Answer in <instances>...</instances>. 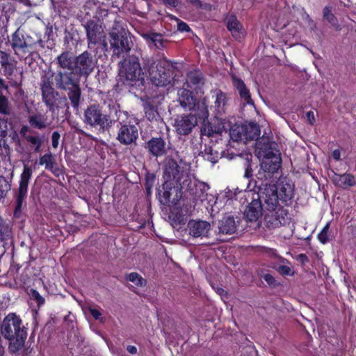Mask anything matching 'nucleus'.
I'll use <instances>...</instances> for the list:
<instances>
[{"label":"nucleus","instance_id":"nucleus-9","mask_svg":"<svg viewBox=\"0 0 356 356\" xmlns=\"http://www.w3.org/2000/svg\"><path fill=\"white\" fill-rule=\"evenodd\" d=\"M94 64L90 54L84 51L75 58L74 72L79 76H88L93 70Z\"/></svg>","mask_w":356,"mask_h":356},{"label":"nucleus","instance_id":"nucleus-56","mask_svg":"<svg viewBox=\"0 0 356 356\" xmlns=\"http://www.w3.org/2000/svg\"><path fill=\"white\" fill-rule=\"evenodd\" d=\"M278 271L280 274L284 275H290L292 274L291 268L285 265L280 266L278 268Z\"/></svg>","mask_w":356,"mask_h":356},{"label":"nucleus","instance_id":"nucleus-20","mask_svg":"<svg viewBox=\"0 0 356 356\" xmlns=\"http://www.w3.org/2000/svg\"><path fill=\"white\" fill-rule=\"evenodd\" d=\"M16 60L5 52L0 51V65L3 70L4 75L8 78L12 76L16 67Z\"/></svg>","mask_w":356,"mask_h":356},{"label":"nucleus","instance_id":"nucleus-17","mask_svg":"<svg viewBox=\"0 0 356 356\" xmlns=\"http://www.w3.org/2000/svg\"><path fill=\"white\" fill-rule=\"evenodd\" d=\"M145 148L154 156H161L167 153V145L164 138L154 137L145 145Z\"/></svg>","mask_w":356,"mask_h":356},{"label":"nucleus","instance_id":"nucleus-26","mask_svg":"<svg viewBox=\"0 0 356 356\" xmlns=\"http://www.w3.org/2000/svg\"><path fill=\"white\" fill-rule=\"evenodd\" d=\"M212 97L215 98L213 107L218 115H221L225 112V108L227 105V98L226 95L220 90H214L211 92Z\"/></svg>","mask_w":356,"mask_h":356},{"label":"nucleus","instance_id":"nucleus-15","mask_svg":"<svg viewBox=\"0 0 356 356\" xmlns=\"http://www.w3.org/2000/svg\"><path fill=\"white\" fill-rule=\"evenodd\" d=\"M258 198L254 199L248 206L244 215L246 219L250 222H256L262 214V207L264 202L260 197L259 193Z\"/></svg>","mask_w":356,"mask_h":356},{"label":"nucleus","instance_id":"nucleus-19","mask_svg":"<svg viewBox=\"0 0 356 356\" xmlns=\"http://www.w3.org/2000/svg\"><path fill=\"white\" fill-rule=\"evenodd\" d=\"M260 161V166L261 168L269 173H274L277 171V170L281 166V157L280 154L277 153L273 154L268 158L261 159Z\"/></svg>","mask_w":356,"mask_h":356},{"label":"nucleus","instance_id":"nucleus-23","mask_svg":"<svg viewBox=\"0 0 356 356\" xmlns=\"http://www.w3.org/2000/svg\"><path fill=\"white\" fill-rule=\"evenodd\" d=\"M275 186L276 188L278 197L280 196V200L282 201L287 202L293 198L294 195L293 184L287 181H281L279 184L278 188L275 185Z\"/></svg>","mask_w":356,"mask_h":356},{"label":"nucleus","instance_id":"nucleus-41","mask_svg":"<svg viewBox=\"0 0 356 356\" xmlns=\"http://www.w3.org/2000/svg\"><path fill=\"white\" fill-rule=\"evenodd\" d=\"M54 163L55 160L51 153H47L44 154L43 156H40L39 159V164L41 165H44L45 168L51 171L53 170Z\"/></svg>","mask_w":356,"mask_h":356},{"label":"nucleus","instance_id":"nucleus-13","mask_svg":"<svg viewBox=\"0 0 356 356\" xmlns=\"http://www.w3.org/2000/svg\"><path fill=\"white\" fill-rule=\"evenodd\" d=\"M22 321L15 314H9L5 317L1 325V334H20L23 331Z\"/></svg>","mask_w":356,"mask_h":356},{"label":"nucleus","instance_id":"nucleus-48","mask_svg":"<svg viewBox=\"0 0 356 356\" xmlns=\"http://www.w3.org/2000/svg\"><path fill=\"white\" fill-rule=\"evenodd\" d=\"M9 111L8 99L6 97L0 95V113L6 114Z\"/></svg>","mask_w":356,"mask_h":356},{"label":"nucleus","instance_id":"nucleus-62","mask_svg":"<svg viewBox=\"0 0 356 356\" xmlns=\"http://www.w3.org/2000/svg\"><path fill=\"white\" fill-rule=\"evenodd\" d=\"M29 130V127L28 126H23L20 129V134L25 138V136H27L26 134Z\"/></svg>","mask_w":356,"mask_h":356},{"label":"nucleus","instance_id":"nucleus-35","mask_svg":"<svg viewBox=\"0 0 356 356\" xmlns=\"http://www.w3.org/2000/svg\"><path fill=\"white\" fill-rule=\"evenodd\" d=\"M243 128L245 129V140H254L257 138L260 134L259 127L254 122L243 125Z\"/></svg>","mask_w":356,"mask_h":356},{"label":"nucleus","instance_id":"nucleus-49","mask_svg":"<svg viewBox=\"0 0 356 356\" xmlns=\"http://www.w3.org/2000/svg\"><path fill=\"white\" fill-rule=\"evenodd\" d=\"M145 116L147 118L148 120H152L154 118H156V117L157 115V113L152 106L146 105L145 106Z\"/></svg>","mask_w":356,"mask_h":356},{"label":"nucleus","instance_id":"nucleus-25","mask_svg":"<svg viewBox=\"0 0 356 356\" xmlns=\"http://www.w3.org/2000/svg\"><path fill=\"white\" fill-rule=\"evenodd\" d=\"M332 180L337 186L344 188L353 186L356 184L355 177L352 175L348 173L338 175L334 172V175L332 177Z\"/></svg>","mask_w":356,"mask_h":356},{"label":"nucleus","instance_id":"nucleus-47","mask_svg":"<svg viewBox=\"0 0 356 356\" xmlns=\"http://www.w3.org/2000/svg\"><path fill=\"white\" fill-rule=\"evenodd\" d=\"M10 236L9 227L0 219V240H6Z\"/></svg>","mask_w":356,"mask_h":356},{"label":"nucleus","instance_id":"nucleus-45","mask_svg":"<svg viewBox=\"0 0 356 356\" xmlns=\"http://www.w3.org/2000/svg\"><path fill=\"white\" fill-rule=\"evenodd\" d=\"M84 312L86 313H89L95 320H98L100 322L104 321V318L102 317V314L99 309L97 308L88 306L84 309Z\"/></svg>","mask_w":356,"mask_h":356},{"label":"nucleus","instance_id":"nucleus-30","mask_svg":"<svg viewBox=\"0 0 356 356\" xmlns=\"http://www.w3.org/2000/svg\"><path fill=\"white\" fill-rule=\"evenodd\" d=\"M219 232L224 234H232L236 230V224L233 216H225L219 224Z\"/></svg>","mask_w":356,"mask_h":356},{"label":"nucleus","instance_id":"nucleus-22","mask_svg":"<svg viewBox=\"0 0 356 356\" xmlns=\"http://www.w3.org/2000/svg\"><path fill=\"white\" fill-rule=\"evenodd\" d=\"M178 97V101L184 108L191 110L195 106V99L190 90L187 89L179 90Z\"/></svg>","mask_w":356,"mask_h":356},{"label":"nucleus","instance_id":"nucleus-31","mask_svg":"<svg viewBox=\"0 0 356 356\" xmlns=\"http://www.w3.org/2000/svg\"><path fill=\"white\" fill-rule=\"evenodd\" d=\"M13 169L14 167L10 161V156L6 154L0 156V175L13 178Z\"/></svg>","mask_w":356,"mask_h":356},{"label":"nucleus","instance_id":"nucleus-64","mask_svg":"<svg viewBox=\"0 0 356 356\" xmlns=\"http://www.w3.org/2000/svg\"><path fill=\"white\" fill-rule=\"evenodd\" d=\"M127 350L131 354H136L137 353V348L134 346H128Z\"/></svg>","mask_w":356,"mask_h":356},{"label":"nucleus","instance_id":"nucleus-51","mask_svg":"<svg viewBox=\"0 0 356 356\" xmlns=\"http://www.w3.org/2000/svg\"><path fill=\"white\" fill-rule=\"evenodd\" d=\"M3 154L10 156V147L5 139L0 140V156Z\"/></svg>","mask_w":356,"mask_h":356},{"label":"nucleus","instance_id":"nucleus-50","mask_svg":"<svg viewBox=\"0 0 356 356\" xmlns=\"http://www.w3.org/2000/svg\"><path fill=\"white\" fill-rule=\"evenodd\" d=\"M323 17L332 24H334L336 21L334 15L331 13V10L328 7H325L323 9Z\"/></svg>","mask_w":356,"mask_h":356},{"label":"nucleus","instance_id":"nucleus-39","mask_svg":"<svg viewBox=\"0 0 356 356\" xmlns=\"http://www.w3.org/2000/svg\"><path fill=\"white\" fill-rule=\"evenodd\" d=\"M69 343L67 344L68 349L77 350L79 353L82 350V343H83V340L82 339V335H70L69 337Z\"/></svg>","mask_w":356,"mask_h":356},{"label":"nucleus","instance_id":"nucleus-53","mask_svg":"<svg viewBox=\"0 0 356 356\" xmlns=\"http://www.w3.org/2000/svg\"><path fill=\"white\" fill-rule=\"evenodd\" d=\"M263 279L268 283V285L273 287H275L277 286L276 280L274 277L268 273L264 274L263 275Z\"/></svg>","mask_w":356,"mask_h":356},{"label":"nucleus","instance_id":"nucleus-40","mask_svg":"<svg viewBox=\"0 0 356 356\" xmlns=\"http://www.w3.org/2000/svg\"><path fill=\"white\" fill-rule=\"evenodd\" d=\"M68 90H70L68 97L70 99L72 106L74 108H77L79 104L81 95V90L79 84Z\"/></svg>","mask_w":356,"mask_h":356},{"label":"nucleus","instance_id":"nucleus-33","mask_svg":"<svg viewBox=\"0 0 356 356\" xmlns=\"http://www.w3.org/2000/svg\"><path fill=\"white\" fill-rule=\"evenodd\" d=\"M144 38L147 41L153 44L156 49H161L165 47V41L161 34L156 33H147L144 35Z\"/></svg>","mask_w":356,"mask_h":356},{"label":"nucleus","instance_id":"nucleus-42","mask_svg":"<svg viewBox=\"0 0 356 356\" xmlns=\"http://www.w3.org/2000/svg\"><path fill=\"white\" fill-rule=\"evenodd\" d=\"M11 45L15 51L26 47V43L24 38L22 36L21 37L17 32L12 36Z\"/></svg>","mask_w":356,"mask_h":356},{"label":"nucleus","instance_id":"nucleus-27","mask_svg":"<svg viewBox=\"0 0 356 356\" xmlns=\"http://www.w3.org/2000/svg\"><path fill=\"white\" fill-rule=\"evenodd\" d=\"M9 340L8 349L10 352L15 353L21 350L24 345L27 335H3Z\"/></svg>","mask_w":356,"mask_h":356},{"label":"nucleus","instance_id":"nucleus-14","mask_svg":"<svg viewBox=\"0 0 356 356\" xmlns=\"http://www.w3.org/2000/svg\"><path fill=\"white\" fill-rule=\"evenodd\" d=\"M76 75L77 74L74 72H58L55 79L57 87L67 90L78 85L79 81Z\"/></svg>","mask_w":356,"mask_h":356},{"label":"nucleus","instance_id":"nucleus-21","mask_svg":"<svg viewBox=\"0 0 356 356\" xmlns=\"http://www.w3.org/2000/svg\"><path fill=\"white\" fill-rule=\"evenodd\" d=\"M29 122L31 127L40 130L44 129L51 124V122L48 120L47 116L41 113L30 115Z\"/></svg>","mask_w":356,"mask_h":356},{"label":"nucleus","instance_id":"nucleus-61","mask_svg":"<svg viewBox=\"0 0 356 356\" xmlns=\"http://www.w3.org/2000/svg\"><path fill=\"white\" fill-rule=\"evenodd\" d=\"M332 157L336 161L340 160V157H341L340 151L339 149L334 150L332 152Z\"/></svg>","mask_w":356,"mask_h":356},{"label":"nucleus","instance_id":"nucleus-29","mask_svg":"<svg viewBox=\"0 0 356 356\" xmlns=\"http://www.w3.org/2000/svg\"><path fill=\"white\" fill-rule=\"evenodd\" d=\"M232 82L236 89L238 91L241 98L248 104H253L250 97V91L247 88L244 82L235 76H232Z\"/></svg>","mask_w":356,"mask_h":356},{"label":"nucleus","instance_id":"nucleus-60","mask_svg":"<svg viewBox=\"0 0 356 356\" xmlns=\"http://www.w3.org/2000/svg\"><path fill=\"white\" fill-rule=\"evenodd\" d=\"M304 19H305L307 22H308V26L311 28V29H314L315 27V23L314 22L312 19V18L309 17V15L307 13H305L304 15Z\"/></svg>","mask_w":356,"mask_h":356},{"label":"nucleus","instance_id":"nucleus-32","mask_svg":"<svg viewBox=\"0 0 356 356\" xmlns=\"http://www.w3.org/2000/svg\"><path fill=\"white\" fill-rule=\"evenodd\" d=\"M225 23L227 29L234 37H240L242 25L237 19L235 15H229L225 19Z\"/></svg>","mask_w":356,"mask_h":356},{"label":"nucleus","instance_id":"nucleus-7","mask_svg":"<svg viewBox=\"0 0 356 356\" xmlns=\"http://www.w3.org/2000/svg\"><path fill=\"white\" fill-rule=\"evenodd\" d=\"M32 175V169L27 165H24L23 172L20 176L19 192L17 197V206L15 214L20 211L22 202L27 195L28 185Z\"/></svg>","mask_w":356,"mask_h":356},{"label":"nucleus","instance_id":"nucleus-38","mask_svg":"<svg viewBox=\"0 0 356 356\" xmlns=\"http://www.w3.org/2000/svg\"><path fill=\"white\" fill-rule=\"evenodd\" d=\"M202 83L201 73L197 71L190 72L187 74L186 84L187 87L194 88Z\"/></svg>","mask_w":356,"mask_h":356},{"label":"nucleus","instance_id":"nucleus-10","mask_svg":"<svg viewBox=\"0 0 356 356\" xmlns=\"http://www.w3.org/2000/svg\"><path fill=\"white\" fill-rule=\"evenodd\" d=\"M85 28L89 44H97L104 41L105 34L102 23L90 21Z\"/></svg>","mask_w":356,"mask_h":356},{"label":"nucleus","instance_id":"nucleus-59","mask_svg":"<svg viewBox=\"0 0 356 356\" xmlns=\"http://www.w3.org/2000/svg\"><path fill=\"white\" fill-rule=\"evenodd\" d=\"M210 152H211L210 150ZM205 156H207V159L210 161L212 163H216L217 161V156L214 157L213 156V154L211 152L207 153V150H205Z\"/></svg>","mask_w":356,"mask_h":356},{"label":"nucleus","instance_id":"nucleus-46","mask_svg":"<svg viewBox=\"0 0 356 356\" xmlns=\"http://www.w3.org/2000/svg\"><path fill=\"white\" fill-rule=\"evenodd\" d=\"M329 228L330 224L327 223L318 235V240L323 244L326 243L330 240Z\"/></svg>","mask_w":356,"mask_h":356},{"label":"nucleus","instance_id":"nucleus-43","mask_svg":"<svg viewBox=\"0 0 356 356\" xmlns=\"http://www.w3.org/2000/svg\"><path fill=\"white\" fill-rule=\"evenodd\" d=\"M25 139L29 142L32 147H34L35 152H39L43 143V139L41 137L29 135L25 136Z\"/></svg>","mask_w":356,"mask_h":356},{"label":"nucleus","instance_id":"nucleus-12","mask_svg":"<svg viewBox=\"0 0 356 356\" xmlns=\"http://www.w3.org/2000/svg\"><path fill=\"white\" fill-rule=\"evenodd\" d=\"M277 145L269 138H263L257 143V156L259 160L279 153Z\"/></svg>","mask_w":356,"mask_h":356},{"label":"nucleus","instance_id":"nucleus-63","mask_svg":"<svg viewBox=\"0 0 356 356\" xmlns=\"http://www.w3.org/2000/svg\"><path fill=\"white\" fill-rule=\"evenodd\" d=\"M252 169L250 166V165H248V167L246 168L245 169V175L244 176L246 177V178H250L252 177Z\"/></svg>","mask_w":356,"mask_h":356},{"label":"nucleus","instance_id":"nucleus-8","mask_svg":"<svg viewBox=\"0 0 356 356\" xmlns=\"http://www.w3.org/2000/svg\"><path fill=\"white\" fill-rule=\"evenodd\" d=\"M197 124L195 115L188 114L179 116L175 120V127L179 134L188 135Z\"/></svg>","mask_w":356,"mask_h":356},{"label":"nucleus","instance_id":"nucleus-6","mask_svg":"<svg viewBox=\"0 0 356 356\" xmlns=\"http://www.w3.org/2000/svg\"><path fill=\"white\" fill-rule=\"evenodd\" d=\"M108 116L103 114L98 106L92 105L85 111L83 121L86 124L92 126H99L104 129L107 125Z\"/></svg>","mask_w":356,"mask_h":356},{"label":"nucleus","instance_id":"nucleus-37","mask_svg":"<svg viewBox=\"0 0 356 356\" xmlns=\"http://www.w3.org/2000/svg\"><path fill=\"white\" fill-rule=\"evenodd\" d=\"M231 138L236 142L245 140V129L243 125H235L229 131Z\"/></svg>","mask_w":356,"mask_h":356},{"label":"nucleus","instance_id":"nucleus-28","mask_svg":"<svg viewBox=\"0 0 356 356\" xmlns=\"http://www.w3.org/2000/svg\"><path fill=\"white\" fill-rule=\"evenodd\" d=\"M43 101L49 107L53 109L55 100V92L49 82L44 81L41 87Z\"/></svg>","mask_w":356,"mask_h":356},{"label":"nucleus","instance_id":"nucleus-54","mask_svg":"<svg viewBox=\"0 0 356 356\" xmlns=\"http://www.w3.org/2000/svg\"><path fill=\"white\" fill-rule=\"evenodd\" d=\"M60 135L58 131H54L51 136V145L54 148H57L59 144Z\"/></svg>","mask_w":356,"mask_h":356},{"label":"nucleus","instance_id":"nucleus-18","mask_svg":"<svg viewBox=\"0 0 356 356\" xmlns=\"http://www.w3.org/2000/svg\"><path fill=\"white\" fill-rule=\"evenodd\" d=\"M138 129L134 125H123L118 135V140L122 144H131L138 138Z\"/></svg>","mask_w":356,"mask_h":356},{"label":"nucleus","instance_id":"nucleus-2","mask_svg":"<svg viewBox=\"0 0 356 356\" xmlns=\"http://www.w3.org/2000/svg\"><path fill=\"white\" fill-rule=\"evenodd\" d=\"M144 68L148 71L152 83L157 87H166L172 85L174 81V72L170 63L165 58H143Z\"/></svg>","mask_w":356,"mask_h":356},{"label":"nucleus","instance_id":"nucleus-57","mask_svg":"<svg viewBox=\"0 0 356 356\" xmlns=\"http://www.w3.org/2000/svg\"><path fill=\"white\" fill-rule=\"evenodd\" d=\"M307 120L310 124H314L316 119L313 111H309L306 113Z\"/></svg>","mask_w":356,"mask_h":356},{"label":"nucleus","instance_id":"nucleus-36","mask_svg":"<svg viewBox=\"0 0 356 356\" xmlns=\"http://www.w3.org/2000/svg\"><path fill=\"white\" fill-rule=\"evenodd\" d=\"M126 280L134 284V288H143L147 284V281L138 273H131L125 277Z\"/></svg>","mask_w":356,"mask_h":356},{"label":"nucleus","instance_id":"nucleus-34","mask_svg":"<svg viewBox=\"0 0 356 356\" xmlns=\"http://www.w3.org/2000/svg\"><path fill=\"white\" fill-rule=\"evenodd\" d=\"M165 181H164V183L162 185V190L158 189L159 200L163 204H165L170 202V195H171V193H170L171 189L173 187L179 186L178 185L172 184L170 182L168 183V187H165Z\"/></svg>","mask_w":356,"mask_h":356},{"label":"nucleus","instance_id":"nucleus-58","mask_svg":"<svg viewBox=\"0 0 356 356\" xmlns=\"http://www.w3.org/2000/svg\"><path fill=\"white\" fill-rule=\"evenodd\" d=\"M163 2L164 3V4L173 8L178 6V5L179 4V0H163Z\"/></svg>","mask_w":356,"mask_h":356},{"label":"nucleus","instance_id":"nucleus-16","mask_svg":"<svg viewBox=\"0 0 356 356\" xmlns=\"http://www.w3.org/2000/svg\"><path fill=\"white\" fill-rule=\"evenodd\" d=\"M197 107L199 109H200V111L197 113L199 117L203 118L204 120L207 118L209 116V112L204 102H202L201 104L199 103L197 104ZM220 128L213 127L210 122H205V120H204V124L201 129V134L202 135L210 137L213 136L214 134L220 133Z\"/></svg>","mask_w":356,"mask_h":356},{"label":"nucleus","instance_id":"nucleus-52","mask_svg":"<svg viewBox=\"0 0 356 356\" xmlns=\"http://www.w3.org/2000/svg\"><path fill=\"white\" fill-rule=\"evenodd\" d=\"M175 20L177 22V29L181 32H189L191 31L190 27L188 25L181 20H179L178 18L175 17Z\"/></svg>","mask_w":356,"mask_h":356},{"label":"nucleus","instance_id":"nucleus-3","mask_svg":"<svg viewBox=\"0 0 356 356\" xmlns=\"http://www.w3.org/2000/svg\"><path fill=\"white\" fill-rule=\"evenodd\" d=\"M113 26V54L118 57L129 56L133 45L130 34L124 27L122 20H115Z\"/></svg>","mask_w":356,"mask_h":356},{"label":"nucleus","instance_id":"nucleus-5","mask_svg":"<svg viewBox=\"0 0 356 356\" xmlns=\"http://www.w3.org/2000/svg\"><path fill=\"white\" fill-rule=\"evenodd\" d=\"M186 173L183 168L173 159L166 161L164 168L163 179L165 181V187L169 182L182 187L181 180L186 177Z\"/></svg>","mask_w":356,"mask_h":356},{"label":"nucleus","instance_id":"nucleus-24","mask_svg":"<svg viewBox=\"0 0 356 356\" xmlns=\"http://www.w3.org/2000/svg\"><path fill=\"white\" fill-rule=\"evenodd\" d=\"M57 63L61 69L74 72L75 58L71 53L63 52L57 57Z\"/></svg>","mask_w":356,"mask_h":356},{"label":"nucleus","instance_id":"nucleus-55","mask_svg":"<svg viewBox=\"0 0 356 356\" xmlns=\"http://www.w3.org/2000/svg\"><path fill=\"white\" fill-rule=\"evenodd\" d=\"M32 298L35 300L38 305H42L44 302V299L40 295L36 290L31 291Z\"/></svg>","mask_w":356,"mask_h":356},{"label":"nucleus","instance_id":"nucleus-44","mask_svg":"<svg viewBox=\"0 0 356 356\" xmlns=\"http://www.w3.org/2000/svg\"><path fill=\"white\" fill-rule=\"evenodd\" d=\"M13 178L0 175V195L10 190V183Z\"/></svg>","mask_w":356,"mask_h":356},{"label":"nucleus","instance_id":"nucleus-4","mask_svg":"<svg viewBox=\"0 0 356 356\" xmlns=\"http://www.w3.org/2000/svg\"><path fill=\"white\" fill-rule=\"evenodd\" d=\"M123 60L118 63V76L120 79L130 83L144 80V74L142 71L138 58L134 55L122 58Z\"/></svg>","mask_w":356,"mask_h":356},{"label":"nucleus","instance_id":"nucleus-1","mask_svg":"<svg viewBox=\"0 0 356 356\" xmlns=\"http://www.w3.org/2000/svg\"><path fill=\"white\" fill-rule=\"evenodd\" d=\"M259 195L264 202V207L268 211L264 218L266 225L275 229L286 225L289 221L288 213L278 204L275 184L262 183L259 188Z\"/></svg>","mask_w":356,"mask_h":356},{"label":"nucleus","instance_id":"nucleus-11","mask_svg":"<svg viewBox=\"0 0 356 356\" xmlns=\"http://www.w3.org/2000/svg\"><path fill=\"white\" fill-rule=\"evenodd\" d=\"M188 232L191 236L195 238L210 237L209 231L211 225L204 220H190L188 223Z\"/></svg>","mask_w":356,"mask_h":356}]
</instances>
